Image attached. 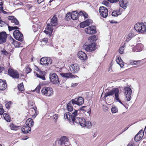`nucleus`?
<instances>
[{
    "label": "nucleus",
    "mask_w": 146,
    "mask_h": 146,
    "mask_svg": "<svg viewBox=\"0 0 146 146\" xmlns=\"http://www.w3.org/2000/svg\"><path fill=\"white\" fill-rule=\"evenodd\" d=\"M113 95H114L115 99L116 101L123 104V103L119 98V91L118 88H113L109 92L105 93L104 97L106 98L109 96H112Z\"/></svg>",
    "instance_id": "f257e3e1"
},
{
    "label": "nucleus",
    "mask_w": 146,
    "mask_h": 146,
    "mask_svg": "<svg viewBox=\"0 0 146 146\" xmlns=\"http://www.w3.org/2000/svg\"><path fill=\"white\" fill-rule=\"evenodd\" d=\"M77 112V110H75L73 112H72V113L69 112H66L64 114V118L65 119H67L70 122L74 124L76 117L78 116Z\"/></svg>",
    "instance_id": "f03ea898"
},
{
    "label": "nucleus",
    "mask_w": 146,
    "mask_h": 146,
    "mask_svg": "<svg viewBox=\"0 0 146 146\" xmlns=\"http://www.w3.org/2000/svg\"><path fill=\"white\" fill-rule=\"evenodd\" d=\"M134 28L138 32L144 33L146 31V23H138L135 25Z\"/></svg>",
    "instance_id": "7ed1b4c3"
},
{
    "label": "nucleus",
    "mask_w": 146,
    "mask_h": 146,
    "mask_svg": "<svg viewBox=\"0 0 146 146\" xmlns=\"http://www.w3.org/2000/svg\"><path fill=\"white\" fill-rule=\"evenodd\" d=\"M42 94L46 96H50L53 94V89L50 87H44L41 90Z\"/></svg>",
    "instance_id": "20e7f679"
},
{
    "label": "nucleus",
    "mask_w": 146,
    "mask_h": 146,
    "mask_svg": "<svg viewBox=\"0 0 146 146\" xmlns=\"http://www.w3.org/2000/svg\"><path fill=\"white\" fill-rule=\"evenodd\" d=\"M49 78L50 82L53 84L58 85L60 83L58 76L55 73H50Z\"/></svg>",
    "instance_id": "39448f33"
},
{
    "label": "nucleus",
    "mask_w": 146,
    "mask_h": 146,
    "mask_svg": "<svg viewBox=\"0 0 146 146\" xmlns=\"http://www.w3.org/2000/svg\"><path fill=\"white\" fill-rule=\"evenodd\" d=\"M101 16L103 18H106L108 15V9L104 6L100 7L99 10Z\"/></svg>",
    "instance_id": "423d86ee"
},
{
    "label": "nucleus",
    "mask_w": 146,
    "mask_h": 146,
    "mask_svg": "<svg viewBox=\"0 0 146 146\" xmlns=\"http://www.w3.org/2000/svg\"><path fill=\"white\" fill-rule=\"evenodd\" d=\"M13 35L15 38L20 41L23 40V35L18 30H15L13 33Z\"/></svg>",
    "instance_id": "0eeeda50"
},
{
    "label": "nucleus",
    "mask_w": 146,
    "mask_h": 146,
    "mask_svg": "<svg viewBox=\"0 0 146 146\" xmlns=\"http://www.w3.org/2000/svg\"><path fill=\"white\" fill-rule=\"evenodd\" d=\"M51 60L49 58L44 57L40 60V64L45 66H46L51 64Z\"/></svg>",
    "instance_id": "6e6552de"
},
{
    "label": "nucleus",
    "mask_w": 146,
    "mask_h": 146,
    "mask_svg": "<svg viewBox=\"0 0 146 146\" xmlns=\"http://www.w3.org/2000/svg\"><path fill=\"white\" fill-rule=\"evenodd\" d=\"M124 92L126 95V98L128 101H129L131 99V95L132 93V90L130 88L127 87L124 89Z\"/></svg>",
    "instance_id": "1a4fd4ad"
},
{
    "label": "nucleus",
    "mask_w": 146,
    "mask_h": 146,
    "mask_svg": "<svg viewBox=\"0 0 146 146\" xmlns=\"http://www.w3.org/2000/svg\"><path fill=\"white\" fill-rule=\"evenodd\" d=\"M71 101L73 104H75L80 106L84 103V99L83 98L79 97L78 98L72 100Z\"/></svg>",
    "instance_id": "9d476101"
},
{
    "label": "nucleus",
    "mask_w": 146,
    "mask_h": 146,
    "mask_svg": "<svg viewBox=\"0 0 146 146\" xmlns=\"http://www.w3.org/2000/svg\"><path fill=\"white\" fill-rule=\"evenodd\" d=\"M96 44L93 43L88 45L83 46V47L86 51L92 52L94 51L96 49Z\"/></svg>",
    "instance_id": "9b49d317"
},
{
    "label": "nucleus",
    "mask_w": 146,
    "mask_h": 146,
    "mask_svg": "<svg viewBox=\"0 0 146 146\" xmlns=\"http://www.w3.org/2000/svg\"><path fill=\"white\" fill-rule=\"evenodd\" d=\"M80 124V125L83 127L86 126V121L84 118H80L79 117H77L75 118L74 124Z\"/></svg>",
    "instance_id": "f8f14e48"
},
{
    "label": "nucleus",
    "mask_w": 146,
    "mask_h": 146,
    "mask_svg": "<svg viewBox=\"0 0 146 146\" xmlns=\"http://www.w3.org/2000/svg\"><path fill=\"white\" fill-rule=\"evenodd\" d=\"M85 31L86 33L89 34H94L96 33V27L94 26H91L86 28Z\"/></svg>",
    "instance_id": "ddd939ff"
},
{
    "label": "nucleus",
    "mask_w": 146,
    "mask_h": 146,
    "mask_svg": "<svg viewBox=\"0 0 146 146\" xmlns=\"http://www.w3.org/2000/svg\"><path fill=\"white\" fill-rule=\"evenodd\" d=\"M8 73L9 76L15 78H19V74L18 72L13 69L10 68L8 70Z\"/></svg>",
    "instance_id": "4468645a"
},
{
    "label": "nucleus",
    "mask_w": 146,
    "mask_h": 146,
    "mask_svg": "<svg viewBox=\"0 0 146 146\" xmlns=\"http://www.w3.org/2000/svg\"><path fill=\"white\" fill-rule=\"evenodd\" d=\"M69 69L72 72L76 73L79 70V68L77 64H72L70 66Z\"/></svg>",
    "instance_id": "2eb2a0df"
},
{
    "label": "nucleus",
    "mask_w": 146,
    "mask_h": 146,
    "mask_svg": "<svg viewBox=\"0 0 146 146\" xmlns=\"http://www.w3.org/2000/svg\"><path fill=\"white\" fill-rule=\"evenodd\" d=\"M68 139L67 137L62 136L61 137L60 139L58 141V143L59 145L61 146L64 144V145L68 144Z\"/></svg>",
    "instance_id": "dca6fc26"
},
{
    "label": "nucleus",
    "mask_w": 146,
    "mask_h": 146,
    "mask_svg": "<svg viewBox=\"0 0 146 146\" xmlns=\"http://www.w3.org/2000/svg\"><path fill=\"white\" fill-rule=\"evenodd\" d=\"M7 35L5 32L0 33V43L1 44L5 42L6 40Z\"/></svg>",
    "instance_id": "f3484780"
},
{
    "label": "nucleus",
    "mask_w": 146,
    "mask_h": 146,
    "mask_svg": "<svg viewBox=\"0 0 146 146\" xmlns=\"http://www.w3.org/2000/svg\"><path fill=\"white\" fill-rule=\"evenodd\" d=\"M60 74L62 77L67 78H73L76 77L75 76L70 72L65 73H60Z\"/></svg>",
    "instance_id": "a211bd4d"
},
{
    "label": "nucleus",
    "mask_w": 146,
    "mask_h": 146,
    "mask_svg": "<svg viewBox=\"0 0 146 146\" xmlns=\"http://www.w3.org/2000/svg\"><path fill=\"white\" fill-rule=\"evenodd\" d=\"M78 57L81 60H85L87 58V55L85 53L82 51H80L78 53Z\"/></svg>",
    "instance_id": "6ab92c4d"
},
{
    "label": "nucleus",
    "mask_w": 146,
    "mask_h": 146,
    "mask_svg": "<svg viewBox=\"0 0 146 146\" xmlns=\"http://www.w3.org/2000/svg\"><path fill=\"white\" fill-rule=\"evenodd\" d=\"M92 22V21L91 20L88 19L81 23L80 24V27L81 28H84L86 26L89 25Z\"/></svg>",
    "instance_id": "aec40b11"
},
{
    "label": "nucleus",
    "mask_w": 146,
    "mask_h": 146,
    "mask_svg": "<svg viewBox=\"0 0 146 146\" xmlns=\"http://www.w3.org/2000/svg\"><path fill=\"white\" fill-rule=\"evenodd\" d=\"M31 129L30 127H29L26 125L23 126L21 128L22 132L24 133H29L31 131Z\"/></svg>",
    "instance_id": "412c9836"
},
{
    "label": "nucleus",
    "mask_w": 146,
    "mask_h": 146,
    "mask_svg": "<svg viewBox=\"0 0 146 146\" xmlns=\"http://www.w3.org/2000/svg\"><path fill=\"white\" fill-rule=\"evenodd\" d=\"M6 81L0 79V90H3L5 89L7 87Z\"/></svg>",
    "instance_id": "4be33fe9"
},
{
    "label": "nucleus",
    "mask_w": 146,
    "mask_h": 146,
    "mask_svg": "<svg viewBox=\"0 0 146 146\" xmlns=\"http://www.w3.org/2000/svg\"><path fill=\"white\" fill-rule=\"evenodd\" d=\"M58 24L57 18L55 15L51 19L50 24L52 26H56Z\"/></svg>",
    "instance_id": "5701e85b"
},
{
    "label": "nucleus",
    "mask_w": 146,
    "mask_h": 146,
    "mask_svg": "<svg viewBox=\"0 0 146 146\" xmlns=\"http://www.w3.org/2000/svg\"><path fill=\"white\" fill-rule=\"evenodd\" d=\"M8 19L11 21V22L12 23H14L16 25H18L19 24V22L16 19L14 16H11L8 17Z\"/></svg>",
    "instance_id": "b1692460"
},
{
    "label": "nucleus",
    "mask_w": 146,
    "mask_h": 146,
    "mask_svg": "<svg viewBox=\"0 0 146 146\" xmlns=\"http://www.w3.org/2000/svg\"><path fill=\"white\" fill-rule=\"evenodd\" d=\"M34 123L33 120L31 118L28 119L26 122V125L29 127H30L31 128L33 126Z\"/></svg>",
    "instance_id": "393cba45"
},
{
    "label": "nucleus",
    "mask_w": 146,
    "mask_h": 146,
    "mask_svg": "<svg viewBox=\"0 0 146 146\" xmlns=\"http://www.w3.org/2000/svg\"><path fill=\"white\" fill-rule=\"evenodd\" d=\"M78 17V14L76 11H73L71 13V18L73 20H77Z\"/></svg>",
    "instance_id": "a878e982"
},
{
    "label": "nucleus",
    "mask_w": 146,
    "mask_h": 146,
    "mask_svg": "<svg viewBox=\"0 0 146 146\" xmlns=\"http://www.w3.org/2000/svg\"><path fill=\"white\" fill-rule=\"evenodd\" d=\"M116 61L117 63L119 64L121 68L124 66V63L122 60L121 59L120 56H118L116 58Z\"/></svg>",
    "instance_id": "bb28decb"
},
{
    "label": "nucleus",
    "mask_w": 146,
    "mask_h": 146,
    "mask_svg": "<svg viewBox=\"0 0 146 146\" xmlns=\"http://www.w3.org/2000/svg\"><path fill=\"white\" fill-rule=\"evenodd\" d=\"M3 117L4 118L7 122H10L11 121V119L8 114L6 113H3Z\"/></svg>",
    "instance_id": "cd10ccee"
},
{
    "label": "nucleus",
    "mask_w": 146,
    "mask_h": 146,
    "mask_svg": "<svg viewBox=\"0 0 146 146\" xmlns=\"http://www.w3.org/2000/svg\"><path fill=\"white\" fill-rule=\"evenodd\" d=\"M142 47L143 45L142 44L139 43L136 45L135 48L137 50L136 52H137L141 51L142 50Z\"/></svg>",
    "instance_id": "c85d7f7f"
},
{
    "label": "nucleus",
    "mask_w": 146,
    "mask_h": 146,
    "mask_svg": "<svg viewBox=\"0 0 146 146\" xmlns=\"http://www.w3.org/2000/svg\"><path fill=\"white\" fill-rule=\"evenodd\" d=\"M39 74L38 73H36V75L39 78L42 79V80H45V78L44 75L42 74V72H38Z\"/></svg>",
    "instance_id": "c756f323"
},
{
    "label": "nucleus",
    "mask_w": 146,
    "mask_h": 146,
    "mask_svg": "<svg viewBox=\"0 0 146 146\" xmlns=\"http://www.w3.org/2000/svg\"><path fill=\"white\" fill-rule=\"evenodd\" d=\"M120 10L119 9L118 11L117 10L113 11L112 13V15L113 16L117 17L119 15H121V12H120Z\"/></svg>",
    "instance_id": "7c9ffc66"
},
{
    "label": "nucleus",
    "mask_w": 146,
    "mask_h": 146,
    "mask_svg": "<svg viewBox=\"0 0 146 146\" xmlns=\"http://www.w3.org/2000/svg\"><path fill=\"white\" fill-rule=\"evenodd\" d=\"M52 26L51 25L48 24L46 26V29L48 31H49L50 33V35H51V33H52L53 29V28L52 27Z\"/></svg>",
    "instance_id": "2f4dec72"
},
{
    "label": "nucleus",
    "mask_w": 146,
    "mask_h": 146,
    "mask_svg": "<svg viewBox=\"0 0 146 146\" xmlns=\"http://www.w3.org/2000/svg\"><path fill=\"white\" fill-rule=\"evenodd\" d=\"M120 6L123 9H126L127 7L126 3L124 2L123 0H120L119 1Z\"/></svg>",
    "instance_id": "473e14b6"
},
{
    "label": "nucleus",
    "mask_w": 146,
    "mask_h": 146,
    "mask_svg": "<svg viewBox=\"0 0 146 146\" xmlns=\"http://www.w3.org/2000/svg\"><path fill=\"white\" fill-rule=\"evenodd\" d=\"M67 108L68 110L69 111H73V108L72 107L71 102H69L67 105Z\"/></svg>",
    "instance_id": "72a5a7b5"
},
{
    "label": "nucleus",
    "mask_w": 146,
    "mask_h": 146,
    "mask_svg": "<svg viewBox=\"0 0 146 146\" xmlns=\"http://www.w3.org/2000/svg\"><path fill=\"white\" fill-rule=\"evenodd\" d=\"M134 35L133 33H129L126 37L127 42L129 41Z\"/></svg>",
    "instance_id": "f704fd0d"
},
{
    "label": "nucleus",
    "mask_w": 146,
    "mask_h": 146,
    "mask_svg": "<svg viewBox=\"0 0 146 146\" xmlns=\"http://www.w3.org/2000/svg\"><path fill=\"white\" fill-rule=\"evenodd\" d=\"M139 134L138 133L135 135V138L134 140L136 141H139L140 139L142 138V136H140L139 135Z\"/></svg>",
    "instance_id": "c9c22d12"
},
{
    "label": "nucleus",
    "mask_w": 146,
    "mask_h": 146,
    "mask_svg": "<svg viewBox=\"0 0 146 146\" xmlns=\"http://www.w3.org/2000/svg\"><path fill=\"white\" fill-rule=\"evenodd\" d=\"M140 63V60H131L130 61V63L131 64L133 65L138 64H139Z\"/></svg>",
    "instance_id": "e433bc0d"
},
{
    "label": "nucleus",
    "mask_w": 146,
    "mask_h": 146,
    "mask_svg": "<svg viewBox=\"0 0 146 146\" xmlns=\"http://www.w3.org/2000/svg\"><path fill=\"white\" fill-rule=\"evenodd\" d=\"M18 88L19 90L21 91H22L24 90V88L23 83H21L18 86Z\"/></svg>",
    "instance_id": "4c0bfd02"
},
{
    "label": "nucleus",
    "mask_w": 146,
    "mask_h": 146,
    "mask_svg": "<svg viewBox=\"0 0 146 146\" xmlns=\"http://www.w3.org/2000/svg\"><path fill=\"white\" fill-rule=\"evenodd\" d=\"M10 127L11 129L12 130H17L18 128L19 127V126H17L14 125L13 124H12L10 125Z\"/></svg>",
    "instance_id": "58836bf2"
},
{
    "label": "nucleus",
    "mask_w": 146,
    "mask_h": 146,
    "mask_svg": "<svg viewBox=\"0 0 146 146\" xmlns=\"http://www.w3.org/2000/svg\"><path fill=\"white\" fill-rule=\"evenodd\" d=\"M111 111L112 113H115L118 112V109L115 107H113L111 109Z\"/></svg>",
    "instance_id": "ea45409f"
},
{
    "label": "nucleus",
    "mask_w": 146,
    "mask_h": 146,
    "mask_svg": "<svg viewBox=\"0 0 146 146\" xmlns=\"http://www.w3.org/2000/svg\"><path fill=\"white\" fill-rule=\"evenodd\" d=\"M71 13H67L66 15V19L68 21L70 20L71 18Z\"/></svg>",
    "instance_id": "a19ab883"
},
{
    "label": "nucleus",
    "mask_w": 146,
    "mask_h": 146,
    "mask_svg": "<svg viewBox=\"0 0 146 146\" xmlns=\"http://www.w3.org/2000/svg\"><path fill=\"white\" fill-rule=\"evenodd\" d=\"M85 124L86 125L85 126L88 128L92 126V123L90 121H88L87 122L86 121Z\"/></svg>",
    "instance_id": "79ce46f5"
},
{
    "label": "nucleus",
    "mask_w": 146,
    "mask_h": 146,
    "mask_svg": "<svg viewBox=\"0 0 146 146\" xmlns=\"http://www.w3.org/2000/svg\"><path fill=\"white\" fill-rule=\"evenodd\" d=\"M8 29L9 31H11L15 29H19V28L17 27H11L8 26Z\"/></svg>",
    "instance_id": "37998d69"
},
{
    "label": "nucleus",
    "mask_w": 146,
    "mask_h": 146,
    "mask_svg": "<svg viewBox=\"0 0 146 146\" xmlns=\"http://www.w3.org/2000/svg\"><path fill=\"white\" fill-rule=\"evenodd\" d=\"M13 45L16 47H19L20 46V43L15 40Z\"/></svg>",
    "instance_id": "c03bdc74"
},
{
    "label": "nucleus",
    "mask_w": 146,
    "mask_h": 146,
    "mask_svg": "<svg viewBox=\"0 0 146 146\" xmlns=\"http://www.w3.org/2000/svg\"><path fill=\"white\" fill-rule=\"evenodd\" d=\"M97 38H96V37L95 35L91 36V37H89L88 38V40H93V41H94V40H95V41L96 40H97Z\"/></svg>",
    "instance_id": "a18cd8bd"
},
{
    "label": "nucleus",
    "mask_w": 146,
    "mask_h": 146,
    "mask_svg": "<svg viewBox=\"0 0 146 146\" xmlns=\"http://www.w3.org/2000/svg\"><path fill=\"white\" fill-rule=\"evenodd\" d=\"M12 102L11 101H9L6 103L5 104V106L6 108H8L10 107L11 105L12 104Z\"/></svg>",
    "instance_id": "49530a36"
},
{
    "label": "nucleus",
    "mask_w": 146,
    "mask_h": 146,
    "mask_svg": "<svg viewBox=\"0 0 146 146\" xmlns=\"http://www.w3.org/2000/svg\"><path fill=\"white\" fill-rule=\"evenodd\" d=\"M31 70V69L29 67V66H28L26 68L25 72L27 74H28L30 72Z\"/></svg>",
    "instance_id": "de8ad7c7"
},
{
    "label": "nucleus",
    "mask_w": 146,
    "mask_h": 146,
    "mask_svg": "<svg viewBox=\"0 0 146 146\" xmlns=\"http://www.w3.org/2000/svg\"><path fill=\"white\" fill-rule=\"evenodd\" d=\"M124 48V47L123 46H122L121 47L119 48V52L121 54H123V48Z\"/></svg>",
    "instance_id": "09e8293b"
},
{
    "label": "nucleus",
    "mask_w": 146,
    "mask_h": 146,
    "mask_svg": "<svg viewBox=\"0 0 146 146\" xmlns=\"http://www.w3.org/2000/svg\"><path fill=\"white\" fill-rule=\"evenodd\" d=\"M144 131L143 130H141L138 133V134H139V135L140 136H142V138L143 137L144 135Z\"/></svg>",
    "instance_id": "8fccbe9b"
},
{
    "label": "nucleus",
    "mask_w": 146,
    "mask_h": 146,
    "mask_svg": "<svg viewBox=\"0 0 146 146\" xmlns=\"http://www.w3.org/2000/svg\"><path fill=\"white\" fill-rule=\"evenodd\" d=\"M40 86H38L36 88L35 90L37 93L39 92L40 90Z\"/></svg>",
    "instance_id": "3c124183"
},
{
    "label": "nucleus",
    "mask_w": 146,
    "mask_h": 146,
    "mask_svg": "<svg viewBox=\"0 0 146 146\" xmlns=\"http://www.w3.org/2000/svg\"><path fill=\"white\" fill-rule=\"evenodd\" d=\"M53 117L54 119H55V122H56L58 118V115L57 114H55L53 116Z\"/></svg>",
    "instance_id": "603ef678"
},
{
    "label": "nucleus",
    "mask_w": 146,
    "mask_h": 146,
    "mask_svg": "<svg viewBox=\"0 0 146 146\" xmlns=\"http://www.w3.org/2000/svg\"><path fill=\"white\" fill-rule=\"evenodd\" d=\"M2 105L0 104V107ZM4 111L3 109L2 108H0V115H2L3 114V113Z\"/></svg>",
    "instance_id": "864d4df0"
},
{
    "label": "nucleus",
    "mask_w": 146,
    "mask_h": 146,
    "mask_svg": "<svg viewBox=\"0 0 146 146\" xmlns=\"http://www.w3.org/2000/svg\"><path fill=\"white\" fill-rule=\"evenodd\" d=\"M15 41L12 38H10V42H11L12 44H14V42Z\"/></svg>",
    "instance_id": "5fc2aeb1"
},
{
    "label": "nucleus",
    "mask_w": 146,
    "mask_h": 146,
    "mask_svg": "<svg viewBox=\"0 0 146 146\" xmlns=\"http://www.w3.org/2000/svg\"><path fill=\"white\" fill-rule=\"evenodd\" d=\"M102 3L106 6H108L109 5V3L107 1H103Z\"/></svg>",
    "instance_id": "6e6d98bb"
},
{
    "label": "nucleus",
    "mask_w": 146,
    "mask_h": 146,
    "mask_svg": "<svg viewBox=\"0 0 146 146\" xmlns=\"http://www.w3.org/2000/svg\"><path fill=\"white\" fill-rule=\"evenodd\" d=\"M119 0H108V1L110 2L111 3H113L117 2Z\"/></svg>",
    "instance_id": "4d7b16f0"
},
{
    "label": "nucleus",
    "mask_w": 146,
    "mask_h": 146,
    "mask_svg": "<svg viewBox=\"0 0 146 146\" xmlns=\"http://www.w3.org/2000/svg\"><path fill=\"white\" fill-rule=\"evenodd\" d=\"M1 52L5 55H6L8 54V52L5 50H2Z\"/></svg>",
    "instance_id": "13d9d810"
},
{
    "label": "nucleus",
    "mask_w": 146,
    "mask_h": 146,
    "mask_svg": "<svg viewBox=\"0 0 146 146\" xmlns=\"http://www.w3.org/2000/svg\"><path fill=\"white\" fill-rule=\"evenodd\" d=\"M84 13L83 16L85 18H87L88 17V14L86 13L85 12Z\"/></svg>",
    "instance_id": "bf43d9fd"
},
{
    "label": "nucleus",
    "mask_w": 146,
    "mask_h": 146,
    "mask_svg": "<svg viewBox=\"0 0 146 146\" xmlns=\"http://www.w3.org/2000/svg\"><path fill=\"white\" fill-rule=\"evenodd\" d=\"M84 12H82V11H80L79 12L78 14V15L79 16H81V15H83L84 13Z\"/></svg>",
    "instance_id": "052dcab7"
},
{
    "label": "nucleus",
    "mask_w": 146,
    "mask_h": 146,
    "mask_svg": "<svg viewBox=\"0 0 146 146\" xmlns=\"http://www.w3.org/2000/svg\"><path fill=\"white\" fill-rule=\"evenodd\" d=\"M42 41H44L45 43H46L48 40V39L47 38H44L42 39Z\"/></svg>",
    "instance_id": "680f3d73"
},
{
    "label": "nucleus",
    "mask_w": 146,
    "mask_h": 146,
    "mask_svg": "<svg viewBox=\"0 0 146 146\" xmlns=\"http://www.w3.org/2000/svg\"><path fill=\"white\" fill-rule=\"evenodd\" d=\"M129 128V127H125L124 129H123L122 131L120 133V134L122 133H123L126 130Z\"/></svg>",
    "instance_id": "e2e57ef3"
},
{
    "label": "nucleus",
    "mask_w": 146,
    "mask_h": 146,
    "mask_svg": "<svg viewBox=\"0 0 146 146\" xmlns=\"http://www.w3.org/2000/svg\"><path fill=\"white\" fill-rule=\"evenodd\" d=\"M2 12L3 13L5 14H7L8 13L3 10V9L1 11V13Z\"/></svg>",
    "instance_id": "0e129e2a"
},
{
    "label": "nucleus",
    "mask_w": 146,
    "mask_h": 146,
    "mask_svg": "<svg viewBox=\"0 0 146 146\" xmlns=\"http://www.w3.org/2000/svg\"><path fill=\"white\" fill-rule=\"evenodd\" d=\"M87 107V106H83L82 108H80V110H84V111H86V110H84V108H86Z\"/></svg>",
    "instance_id": "69168bd1"
},
{
    "label": "nucleus",
    "mask_w": 146,
    "mask_h": 146,
    "mask_svg": "<svg viewBox=\"0 0 146 146\" xmlns=\"http://www.w3.org/2000/svg\"><path fill=\"white\" fill-rule=\"evenodd\" d=\"M3 69L4 68L3 67L0 66V73L2 72Z\"/></svg>",
    "instance_id": "338daca9"
},
{
    "label": "nucleus",
    "mask_w": 146,
    "mask_h": 146,
    "mask_svg": "<svg viewBox=\"0 0 146 146\" xmlns=\"http://www.w3.org/2000/svg\"><path fill=\"white\" fill-rule=\"evenodd\" d=\"M44 0H37V2L38 3L40 4L41 2H42Z\"/></svg>",
    "instance_id": "774afa93"
}]
</instances>
